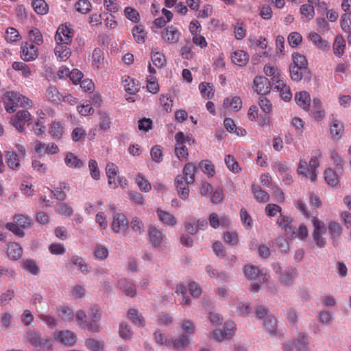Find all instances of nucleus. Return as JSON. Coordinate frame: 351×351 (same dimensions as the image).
<instances>
[{"label": "nucleus", "instance_id": "1", "mask_svg": "<svg viewBox=\"0 0 351 351\" xmlns=\"http://www.w3.org/2000/svg\"><path fill=\"white\" fill-rule=\"evenodd\" d=\"M244 274L245 277L250 280L252 281L250 290L251 292L256 293L260 289L261 284H267L268 289H271L268 284L269 275L266 271L260 270L258 267L250 265L244 269Z\"/></svg>", "mask_w": 351, "mask_h": 351}, {"label": "nucleus", "instance_id": "2", "mask_svg": "<svg viewBox=\"0 0 351 351\" xmlns=\"http://www.w3.org/2000/svg\"><path fill=\"white\" fill-rule=\"evenodd\" d=\"M5 109L8 113H12L19 106H27L32 104L30 99L14 91L7 92L3 96Z\"/></svg>", "mask_w": 351, "mask_h": 351}, {"label": "nucleus", "instance_id": "3", "mask_svg": "<svg viewBox=\"0 0 351 351\" xmlns=\"http://www.w3.org/2000/svg\"><path fill=\"white\" fill-rule=\"evenodd\" d=\"M256 315L258 319H263L264 326L271 336L276 335V319L270 314L268 311L263 306L256 307Z\"/></svg>", "mask_w": 351, "mask_h": 351}, {"label": "nucleus", "instance_id": "4", "mask_svg": "<svg viewBox=\"0 0 351 351\" xmlns=\"http://www.w3.org/2000/svg\"><path fill=\"white\" fill-rule=\"evenodd\" d=\"M149 237L150 243L155 248L160 250H164L167 237L162 230L156 226H150L149 228Z\"/></svg>", "mask_w": 351, "mask_h": 351}, {"label": "nucleus", "instance_id": "5", "mask_svg": "<svg viewBox=\"0 0 351 351\" xmlns=\"http://www.w3.org/2000/svg\"><path fill=\"white\" fill-rule=\"evenodd\" d=\"M308 344V337L301 333L292 342H286L283 346L285 351H309L307 345Z\"/></svg>", "mask_w": 351, "mask_h": 351}, {"label": "nucleus", "instance_id": "6", "mask_svg": "<svg viewBox=\"0 0 351 351\" xmlns=\"http://www.w3.org/2000/svg\"><path fill=\"white\" fill-rule=\"evenodd\" d=\"M312 223L314 227L313 232V240L319 247H323L326 244L323 237V234H325L326 231V226L324 222L315 217H313L312 219Z\"/></svg>", "mask_w": 351, "mask_h": 351}, {"label": "nucleus", "instance_id": "7", "mask_svg": "<svg viewBox=\"0 0 351 351\" xmlns=\"http://www.w3.org/2000/svg\"><path fill=\"white\" fill-rule=\"evenodd\" d=\"M53 336L56 341L64 346L71 347L77 342V336L75 333L71 330H58L53 332Z\"/></svg>", "mask_w": 351, "mask_h": 351}, {"label": "nucleus", "instance_id": "8", "mask_svg": "<svg viewBox=\"0 0 351 351\" xmlns=\"http://www.w3.org/2000/svg\"><path fill=\"white\" fill-rule=\"evenodd\" d=\"M176 146H175V154L180 161L186 160L189 152L185 146L186 138L184 134L182 132H178L175 136Z\"/></svg>", "mask_w": 351, "mask_h": 351}, {"label": "nucleus", "instance_id": "9", "mask_svg": "<svg viewBox=\"0 0 351 351\" xmlns=\"http://www.w3.org/2000/svg\"><path fill=\"white\" fill-rule=\"evenodd\" d=\"M112 228L116 233L125 232L128 229V221L122 213L114 212L112 214Z\"/></svg>", "mask_w": 351, "mask_h": 351}, {"label": "nucleus", "instance_id": "10", "mask_svg": "<svg viewBox=\"0 0 351 351\" xmlns=\"http://www.w3.org/2000/svg\"><path fill=\"white\" fill-rule=\"evenodd\" d=\"M175 186L178 196L182 200H186L189 196V186L193 183L188 182L183 175H178L175 179Z\"/></svg>", "mask_w": 351, "mask_h": 351}, {"label": "nucleus", "instance_id": "11", "mask_svg": "<svg viewBox=\"0 0 351 351\" xmlns=\"http://www.w3.org/2000/svg\"><path fill=\"white\" fill-rule=\"evenodd\" d=\"M38 56V49L32 43H22L21 46V58L25 62L36 60Z\"/></svg>", "mask_w": 351, "mask_h": 351}, {"label": "nucleus", "instance_id": "12", "mask_svg": "<svg viewBox=\"0 0 351 351\" xmlns=\"http://www.w3.org/2000/svg\"><path fill=\"white\" fill-rule=\"evenodd\" d=\"M73 34L71 29L66 26H60L55 36L56 44L71 45Z\"/></svg>", "mask_w": 351, "mask_h": 351}, {"label": "nucleus", "instance_id": "13", "mask_svg": "<svg viewBox=\"0 0 351 351\" xmlns=\"http://www.w3.org/2000/svg\"><path fill=\"white\" fill-rule=\"evenodd\" d=\"M31 119V114L27 110L19 111L11 119L12 124L19 132L23 130L25 123Z\"/></svg>", "mask_w": 351, "mask_h": 351}, {"label": "nucleus", "instance_id": "14", "mask_svg": "<svg viewBox=\"0 0 351 351\" xmlns=\"http://www.w3.org/2000/svg\"><path fill=\"white\" fill-rule=\"evenodd\" d=\"M276 84H274V90L279 91L282 100L289 101L292 98V93L290 87L283 80V78L278 80V77H275Z\"/></svg>", "mask_w": 351, "mask_h": 351}, {"label": "nucleus", "instance_id": "15", "mask_svg": "<svg viewBox=\"0 0 351 351\" xmlns=\"http://www.w3.org/2000/svg\"><path fill=\"white\" fill-rule=\"evenodd\" d=\"M180 35L181 33L176 27L169 25L164 29L161 36L164 41L168 43L174 44L179 41Z\"/></svg>", "mask_w": 351, "mask_h": 351}, {"label": "nucleus", "instance_id": "16", "mask_svg": "<svg viewBox=\"0 0 351 351\" xmlns=\"http://www.w3.org/2000/svg\"><path fill=\"white\" fill-rule=\"evenodd\" d=\"M321 156V152L317 150L309 161L308 175H306V177L309 178L312 182L315 181L317 178V168L319 165V159Z\"/></svg>", "mask_w": 351, "mask_h": 351}, {"label": "nucleus", "instance_id": "17", "mask_svg": "<svg viewBox=\"0 0 351 351\" xmlns=\"http://www.w3.org/2000/svg\"><path fill=\"white\" fill-rule=\"evenodd\" d=\"M208 221L210 226L215 229L220 226L227 227L230 224L229 217L224 214L219 215L215 213H211L209 216Z\"/></svg>", "mask_w": 351, "mask_h": 351}, {"label": "nucleus", "instance_id": "18", "mask_svg": "<svg viewBox=\"0 0 351 351\" xmlns=\"http://www.w3.org/2000/svg\"><path fill=\"white\" fill-rule=\"evenodd\" d=\"M254 85L255 90L260 95H266L270 92V83L265 77H256L254 80Z\"/></svg>", "mask_w": 351, "mask_h": 351}, {"label": "nucleus", "instance_id": "19", "mask_svg": "<svg viewBox=\"0 0 351 351\" xmlns=\"http://www.w3.org/2000/svg\"><path fill=\"white\" fill-rule=\"evenodd\" d=\"M192 341L191 337L186 335H180L178 338L170 341L169 346L176 351H184L186 347L189 346Z\"/></svg>", "mask_w": 351, "mask_h": 351}, {"label": "nucleus", "instance_id": "20", "mask_svg": "<svg viewBox=\"0 0 351 351\" xmlns=\"http://www.w3.org/2000/svg\"><path fill=\"white\" fill-rule=\"evenodd\" d=\"M119 289L128 297L134 298L136 295L135 284L126 278H122L119 281Z\"/></svg>", "mask_w": 351, "mask_h": 351}, {"label": "nucleus", "instance_id": "21", "mask_svg": "<svg viewBox=\"0 0 351 351\" xmlns=\"http://www.w3.org/2000/svg\"><path fill=\"white\" fill-rule=\"evenodd\" d=\"M231 60L237 66H244L249 61V55L244 50H236L231 54Z\"/></svg>", "mask_w": 351, "mask_h": 351}, {"label": "nucleus", "instance_id": "22", "mask_svg": "<svg viewBox=\"0 0 351 351\" xmlns=\"http://www.w3.org/2000/svg\"><path fill=\"white\" fill-rule=\"evenodd\" d=\"M156 215L158 220L167 226H174L177 223L176 218L170 213L160 208L156 210Z\"/></svg>", "mask_w": 351, "mask_h": 351}, {"label": "nucleus", "instance_id": "23", "mask_svg": "<svg viewBox=\"0 0 351 351\" xmlns=\"http://www.w3.org/2000/svg\"><path fill=\"white\" fill-rule=\"evenodd\" d=\"M297 104L305 111H308L311 106V97L308 92L301 91L295 95Z\"/></svg>", "mask_w": 351, "mask_h": 351}, {"label": "nucleus", "instance_id": "24", "mask_svg": "<svg viewBox=\"0 0 351 351\" xmlns=\"http://www.w3.org/2000/svg\"><path fill=\"white\" fill-rule=\"evenodd\" d=\"M47 99L52 103L59 104L62 101V95L58 88L53 85H50L45 92Z\"/></svg>", "mask_w": 351, "mask_h": 351}, {"label": "nucleus", "instance_id": "25", "mask_svg": "<svg viewBox=\"0 0 351 351\" xmlns=\"http://www.w3.org/2000/svg\"><path fill=\"white\" fill-rule=\"evenodd\" d=\"M69 45H70L56 44L54 52L60 61H66L70 57L71 51L69 47Z\"/></svg>", "mask_w": 351, "mask_h": 351}, {"label": "nucleus", "instance_id": "26", "mask_svg": "<svg viewBox=\"0 0 351 351\" xmlns=\"http://www.w3.org/2000/svg\"><path fill=\"white\" fill-rule=\"evenodd\" d=\"M23 254V249L17 243H10L7 247V254L12 260H18Z\"/></svg>", "mask_w": 351, "mask_h": 351}, {"label": "nucleus", "instance_id": "27", "mask_svg": "<svg viewBox=\"0 0 351 351\" xmlns=\"http://www.w3.org/2000/svg\"><path fill=\"white\" fill-rule=\"evenodd\" d=\"M343 131V123L332 116V123L330 125V134L333 139H339Z\"/></svg>", "mask_w": 351, "mask_h": 351}, {"label": "nucleus", "instance_id": "28", "mask_svg": "<svg viewBox=\"0 0 351 351\" xmlns=\"http://www.w3.org/2000/svg\"><path fill=\"white\" fill-rule=\"evenodd\" d=\"M278 224L282 227L288 237H293L295 233V228L291 226V219L286 216L280 215L277 221Z\"/></svg>", "mask_w": 351, "mask_h": 351}, {"label": "nucleus", "instance_id": "29", "mask_svg": "<svg viewBox=\"0 0 351 351\" xmlns=\"http://www.w3.org/2000/svg\"><path fill=\"white\" fill-rule=\"evenodd\" d=\"M6 162L10 168L18 170L21 167L19 156L14 151L6 152Z\"/></svg>", "mask_w": 351, "mask_h": 351}, {"label": "nucleus", "instance_id": "30", "mask_svg": "<svg viewBox=\"0 0 351 351\" xmlns=\"http://www.w3.org/2000/svg\"><path fill=\"white\" fill-rule=\"evenodd\" d=\"M197 169V167L195 164L193 162H188L184 165L182 175H183L184 178L188 180V182L193 183Z\"/></svg>", "mask_w": 351, "mask_h": 351}, {"label": "nucleus", "instance_id": "31", "mask_svg": "<svg viewBox=\"0 0 351 351\" xmlns=\"http://www.w3.org/2000/svg\"><path fill=\"white\" fill-rule=\"evenodd\" d=\"M308 38L318 48L324 51H328L330 49V46L329 43L325 40H323L321 36L316 32H311L309 34Z\"/></svg>", "mask_w": 351, "mask_h": 351}, {"label": "nucleus", "instance_id": "32", "mask_svg": "<svg viewBox=\"0 0 351 351\" xmlns=\"http://www.w3.org/2000/svg\"><path fill=\"white\" fill-rule=\"evenodd\" d=\"M92 58V64L95 69H99L104 66V53L101 49L95 48L94 49Z\"/></svg>", "mask_w": 351, "mask_h": 351}, {"label": "nucleus", "instance_id": "33", "mask_svg": "<svg viewBox=\"0 0 351 351\" xmlns=\"http://www.w3.org/2000/svg\"><path fill=\"white\" fill-rule=\"evenodd\" d=\"M346 40L341 35H337L333 43V52L336 56L341 57L344 53Z\"/></svg>", "mask_w": 351, "mask_h": 351}, {"label": "nucleus", "instance_id": "34", "mask_svg": "<svg viewBox=\"0 0 351 351\" xmlns=\"http://www.w3.org/2000/svg\"><path fill=\"white\" fill-rule=\"evenodd\" d=\"M223 105L224 108H231L234 111H239L242 107V100L238 96L229 97L224 99Z\"/></svg>", "mask_w": 351, "mask_h": 351}, {"label": "nucleus", "instance_id": "35", "mask_svg": "<svg viewBox=\"0 0 351 351\" xmlns=\"http://www.w3.org/2000/svg\"><path fill=\"white\" fill-rule=\"evenodd\" d=\"M234 38L237 40H242L247 35V29L243 22L238 21L232 25Z\"/></svg>", "mask_w": 351, "mask_h": 351}, {"label": "nucleus", "instance_id": "36", "mask_svg": "<svg viewBox=\"0 0 351 351\" xmlns=\"http://www.w3.org/2000/svg\"><path fill=\"white\" fill-rule=\"evenodd\" d=\"M49 134L55 139H60L64 134V127L61 122L54 121L49 128Z\"/></svg>", "mask_w": 351, "mask_h": 351}, {"label": "nucleus", "instance_id": "37", "mask_svg": "<svg viewBox=\"0 0 351 351\" xmlns=\"http://www.w3.org/2000/svg\"><path fill=\"white\" fill-rule=\"evenodd\" d=\"M123 86L127 93H136L140 88L138 82L130 77L123 80Z\"/></svg>", "mask_w": 351, "mask_h": 351}, {"label": "nucleus", "instance_id": "38", "mask_svg": "<svg viewBox=\"0 0 351 351\" xmlns=\"http://www.w3.org/2000/svg\"><path fill=\"white\" fill-rule=\"evenodd\" d=\"M66 165L70 168H80L84 162L73 153H68L64 158Z\"/></svg>", "mask_w": 351, "mask_h": 351}, {"label": "nucleus", "instance_id": "39", "mask_svg": "<svg viewBox=\"0 0 351 351\" xmlns=\"http://www.w3.org/2000/svg\"><path fill=\"white\" fill-rule=\"evenodd\" d=\"M22 267L32 275L36 276L39 274L40 268L37 263L33 259L23 261L22 263Z\"/></svg>", "mask_w": 351, "mask_h": 351}, {"label": "nucleus", "instance_id": "40", "mask_svg": "<svg viewBox=\"0 0 351 351\" xmlns=\"http://www.w3.org/2000/svg\"><path fill=\"white\" fill-rule=\"evenodd\" d=\"M12 67L16 71H21L22 76L25 78H28L32 75L29 66L23 62H14Z\"/></svg>", "mask_w": 351, "mask_h": 351}, {"label": "nucleus", "instance_id": "41", "mask_svg": "<svg viewBox=\"0 0 351 351\" xmlns=\"http://www.w3.org/2000/svg\"><path fill=\"white\" fill-rule=\"evenodd\" d=\"M132 33L138 43H143L145 41L147 34L142 25H135L132 30Z\"/></svg>", "mask_w": 351, "mask_h": 351}, {"label": "nucleus", "instance_id": "42", "mask_svg": "<svg viewBox=\"0 0 351 351\" xmlns=\"http://www.w3.org/2000/svg\"><path fill=\"white\" fill-rule=\"evenodd\" d=\"M180 329L182 332V335H186L191 337L195 331V326L194 323L189 319H184L180 324Z\"/></svg>", "mask_w": 351, "mask_h": 351}, {"label": "nucleus", "instance_id": "43", "mask_svg": "<svg viewBox=\"0 0 351 351\" xmlns=\"http://www.w3.org/2000/svg\"><path fill=\"white\" fill-rule=\"evenodd\" d=\"M224 161L227 168L234 173H238L241 171L239 163L232 155L225 156Z\"/></svg>", "mask_w": 351, "mask_h": 351}, {"label": "nucleus", "instance_id": "44", "mask_svg": "<svg viewBox=\"0 0 351 351\" xmlns=\"http://www.w3.org/2000/svg\"><path fill=\"white\" fill-rule=\"evenodd\" d=\"M71 263L84 274H88L90 271L89 265L85 262L83 258L79 256H73L71 258Z\"/></svg>", "mask_w": 351, "mask_h": 351}, {"label": "nucleus", "instance_id": "45", "mask_svg": "<svg viewBox=\"0 0 351 351\" xmlns=\"http://www.w3.org/2000/svg\"><path fill=\"white\" fill-rule=\"evenodd\" d=\"M128 316L134 325L138 327H143L145 326L144 318L136 310L130 309L128 313Z\"/></svg>", "mask_w": 351, "mask_h": 351}, {"label": "nucleus", "instance_id": "46", "mask_svg": "<svg viewBox=\"0 0 351 351\" xmlns=\"http://www.w3.org/2000/svg\"><path fill=\"white\" fill-rule=\"evenodd\" d=\"M300 13L304 21L311 20L315 16V10L313 6L308 4H304L300 8Z\"/></svg>", "mask_w": 351, "mask_h": 351}, {"label": "nucleus", "instance_id": "47", "mask_svg": "<svg viewBox=\"0 0 351 351\" xmlns=\"http://www.w3.org/2000/svg\"><path fill=\"white\" fill-rule=\"evenodd\" d=\"M32 4L38 14L44 15L48 12V5L45 0H33Z\"/></svg>", "mask_w": 351, "mask_h": 351}, {"label": "nucleus", "instance_id": "48", "mask_svg": "<svg viewBox=\"0 0 351 351\" xmlns=\"http://www.w3.org/2000/svg\"><path fill=\"white\" fill-rule=\"evenodd\" d=\"M295 271L293 269L285 270L280 274V282L285 285H291L295 278Z\"/></svg>", "mask_w": 351, "mask_h": 351}, {"label": "nucleus", "instance_id": "49", "mask_svg": "<svg viewBox=\"0 0 351 351\" xmlns=\"http://www.w3.org/2000/svg\"><path fill=\"white\" fill-rule=\"evenodd\" d=\"M252 190L256 200L260 202H266L269 200L268 193L259 186L252 185Z\"/></svg>", "mask_w": 351, "mask_h": 351}, {"label": "nucleus", "instance_id": "50", "mask_svg": "<svg viewBox=\"0 0 351 351\" xmlns=\"http://www.w3.org/2000/svg\"><path fill=\"white\" fill-rule=\"evenodd\" d=\"M199 89L202 97L204 98L210 99L214 95L213 86L210 83L202 82L199 85Z\"/></svg>", "mask_w": 351, "mask_h": 351}, {"label": "nucleus", "instance_id": "51", "mask_svg": "<svg viewBox=\"0 0 351 351\" xmlns=\"http://www.w3.org/2000/svg\"><path fill=\"white\" fill-rule=\"evenodd\" d=\"M313 114L314 117L317 120H322L325 115L324 110L322 109V106L320 100L317 98H315L313 100Z\"/></svg>", "mask_w": 351, "mask_h": 351}, {"label": "nucleus", "instance_id": "52", "mask_svg": "<svg viewBox=\"0 0 351 351\" xmlns=\"http://www.w3.org/2000/svg\"><path fill=\"white\" fill-rule=\"evenodd\" d=\"M25 337L29 341V343L35 347H40V346L41 345L40 335V333L36 331H27Z\"/></svg>", "mask_w": 351, "mask_h": 351}, {"label": "nucleus", "instance_id": "53", "mask_svg": "<svg viewBox=\"0 0 351 351\" xmlns=\"http://www.w3.org/2000/svg\"><path fill=\"white\" fill-rule=\"evenodd\" d=\"M325 180L331 186H336L339 183V178L337 173L330 168L327 169L324 172Z\"/></svg>", "mask_w": 351, "mask_h": 351}, {"label": "nucleus", "instance_id": "54", "mask_svg": "<svg viewBox=\"0 0 351 351\" xmlns=\"http://www.w3.org/2000/svg\"><path fill=\"white\" fill-rule=\"evenodd\" d=\"M125 16L133 23H138L140 21V14L134 8L128 6L124 9Z\"/></svg>", "mask_w": 351, "mask_h": 351}, {"label": "nucleus", "instance_id": "55", "mask_svg": "<svg viewBox=\"0 0 351 351\" xmlns=\"http://www.w3.org/2000/svg\"><path fill=\"white\" fill-rule=\"evenodd\" d=\"M108 256V250L102 245L97 244L94 250V257L95 259L102 261Z\"/></svg>", "mask_w": 351, "mask_h": 351}, {"label": "nucleus", "instance_id": "56", "mask_svg": "<svg viewBox=\"0 0 351 351\" xmlns=\"http://www.w3.org/2000/svg\"><path fill=\"white\" fill-rule=\"evenodd\" d=\"M150 156L153 162L160 163L163 159L162 147L158 145L154 146L150 151Z\"/></svg>", "mask_w": 351, "mask_h": 351}, {"label": "nucleus", "instance_id": "57", "mask_svg": "<svg viewBox=\"0 0 351 351\" xmlns=\"http://www.w3.org/2000/svg\"><path fill=\"white\" fill-rule=\"evenodd\" d=\"M306 68H300L296 66H290V76L294 81H300L303 77L304 73L306 71Z\"/></svg>", "mask_w": 351, "mask_h": 351}, {"label": "nucleus", "instance_id": "58", "mask_svg": "<svg viewBox=\"0 0 351 351\" xmlns=\"http://www.w3.org/2000/svg\"><path fill=\"white\" fill-rule=\"evenodd\" d=\"M40 114H41L42 116H40V118L38 119L32 129L34 134H36V136L43 135L45 133V127L43 125L45 114L42 111H40Z\"/></svg>", "mask_w": 351, "mask_h": 351}, {"label": "nucleus", "instance_id": "59", "mask_svg": "<svg viewBox=\"0 0 351 351\" xmlns=\"http://www.w3.org/2000/svg\"><path fill=\"white\" fill-rule=\"evenodd\" d=\"M136 183L141 191L148 192L151 190L152 186L149 181L145 179L143 174L138 173L136 176Z\"/></svg>", "mask_w": 351, "mask_h": 351}, {"label": "nucleus", "instance_id": "60", "mask_svg": "<svg viewBox=\"0 0 351 351\" xmlns=\"http://www.w3.org/2000/svg\"><path fill=\"white\" fill-rule=\"evenodd\" d=\"M77 12L82 14H87L91 10L92 5L88 0H80L75 5Z\"/></svg>", "mask_w": 351, "mask_h": 351}, {"label": "nucleus", "instance_id": "61", "mask_svg": "<svg viewBox=\"0 0 351 351\" xmlns=\"http://www.w3.org/2000/svg\"><path fill=\"white\" fill-rule=\"evenodd\" d=\"M202 171L209 177H213L215 173V167L209 160H203L199 163Z\"/></svg>", "mask_w": 351, "mask_h": 351}, {"label": "nucleus", "instance_id": "62", "mask_svg": "<svg viewBox=\"0 0 351 351\" xmlns=\"http://www.w3.org/2000/svg\"><path fill=\"white\" fill-rule=\"evenodd\" d=\"M88 168L90 174L93 179L98 180L100 178V171L98 168V165L96 160H90L88 162Z\"/></svg>", "mask_w": 351, "mask_h": 351}, {"label": "nucleus", "instance_id": "63", "mask_svg": "<svg viewBox=\"0 0 351 351\" xmlns=\"http://www.w3.org/2000/svg\"><path fill=\"white\" fill-rule=\"evenodd\" d=\"M152 60L155 66L160 68L165 64L166 60L165 56L158 51H152Z\"/></svg>", "mask_w": 351, "mask_h": 351}, {"label": "nucleus", "instance_id": "64", "mask_svg": "<svg viewBox=\"0 0 351 351\" xmlns=\"http://www.w3.org/2000/svg\"><path fill=\"white\" fill-rule=\"evenodd\" d=\"M341 27L345 32H351V14L345 13L341 16Z\"/></svg>", "mask_w": 351, "mask_h": 351}]
</instances>
